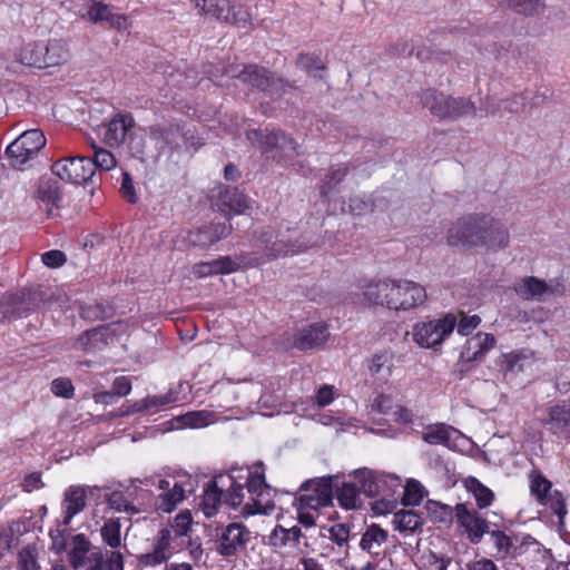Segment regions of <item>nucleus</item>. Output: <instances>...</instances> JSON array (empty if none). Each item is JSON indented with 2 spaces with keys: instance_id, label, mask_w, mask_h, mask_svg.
I'll list each match as a JSON object with an SVG mask.
<instances>
[{
  "instance_id": "obj_1",
  "label": "nucleus",
  "mask_w": 570,
  "mask_h": 570,
  "mask_svg": "<svg viewBox=\"0 0 570 570\" xmlns=\"http://www.w3.org/2000/svg\"><path fill=\"white\" fill-rule=\"evenodd\" d=\"M291 229L266 227L262 229L256 239V245L263 250L262 255L249 257L252 267L258 266L267 261L275 259L282 256L294 255L316 245L304 240H293L288 235Z\"/></svg>"
},
{
  "instance_id": "obj_2",
  "label": "nucleus",
  "mask_w": 570,
  "mask_h": 570,
  "mask_svg": "<svg viewBox=\"0 0 570 570\" xmlns=\"http://www.w3.org/2000/svg\"><path fill=\"white\" fill-rule=\"evenodd\" d=\"M247 140L278 161L292 160L303 154L302 146L282 130L253 129L246 132Z\"/></svg>"
},
{
  "instance_id": "obj_3",
  "label": "nucleus",
  "mask_w": 570,
  "mask_h": 570,
  "mask_svg": "<svg viewBox=\"0 0 570 570\" xmlns=\"http://www.w3.org/2000/svg\"><path fill=\"white\" fill-rule=\"evenodd\" d=\"M246 493L248 498L240 511L244 515L269 514L274 511L272 489L265 482L263 462L261 461L248 472Z\"/></svg>"
},
{
  "instance_id": "obj_4",
  "label": "nucleus",
  "mask_w": 570,
  "mask_h": 570,
  "mask_svg": "<svg viewBox=\"0 0 570 570\" xmlns=\"http://www.w3.org/2000/svg\"><path fill=\"white\" fill-rule=\"evenodd\" d=\"M479 213L459 217L446 230V244L461 250L480 249Z\"/></svg>"
},
{
  "instance_id": "obj_5",
  "label": "nucleus",
  "mask_w": 570,
  "mask_h": 570,
  "mask_svg": "<svg viewBox=\"0 0 570 570\" xmlns=\"http://www.w3.org/2000/svg\"><path fill=\"white\" fill-rule=\"evenodd\" d=\"M46 145V137L39 129H30L22 132L13 140L6 150L10 159V165L17 169L23 166L38 155L40 149Z\"/></svg>"
},
{
  "instance_id": "obj_6",
  "label": "nucleus",
  "mask_w": 570,
  "mask_h": 570,
  "mask_svg": "<svg viewBox=\"0 0 570 570\" xmlns=\"http://www.w3.org/2000/svg\"><path fill=\"white\" fill-rule=\"evenodd\" d=\"M426 289L409 279H393L389 308L394 311L414 309L425 303Z\"/></svg>"
},
{
  "instance_id": "obj_7",
  "label": "nucleus",
  "mask_w": 570,
  "mask_h": 570,
  "mask_svg": "<svg viewBox=\"0 0 570 570\" xmlns=\"http://www.w3.org/2000/svg\"><path fill=\"white\" fill-rule=\"evenodd\" d=\"M455 325L456 320L453 315H448L441 320L417 323L413 326V340L421 347H435L452 334Z\"/></svg>"
},
{
  "instance_id": "obj_8",
  "label": "nucleus",
  "mask_w": 570,
  "mask_h": 570,
  "mask_svg": "<svg viewBox=\"0 0 570 570\" xmlns=\"http://www.w3.org/2000/svg\"><path fill=\"white\" fill-rule=\"evenodd\" d=\"M250 540V531L242 523H229L217 529L215 551L223 558L238 556L246 549Z\"/></svg>"
},
{
  "instance_id": "obj_9",
  "label": "nucleus",
  "mask_w": 570,
  "mask_h": 570,
  "mask_svg": "<svg viewBox=\"0 0 570 570\" xmlns=\"http://www.w3.org/2000/svg\"><path fill=\"white\" fill-rule=\"evenodd\" d=\"M51 170L61 180L70 184H87L95 175L91 157H67L57 160Z\"/></svg>"
},
{
  "instance_id": "obj_10",
  "label": "nucleus",
  "mask_w": 570,
  "mask_h": 570,
  "mask_svg": "<svg viewBox=\"0 0 570 570\" xmlns=\"http://www.w3.org/2000/svg\"><path fill=\"white\" fill-rule=\"evenodd\" d=\"M480 249L501 250L510 244V232L507 225L490 214L479 213Z\"/></svg>"
},
{
  "instance_id": "obj_11",
  "label": "nucleus",
  "mask_w": 570,
  "mask_h": 570,
  "mask_svg": "<svg viewBox=\"0 0 570 570\" xmlns=\"http://www.w3.org/2000/svg\"><path fill=\"white\" fill-rule=\"evenodd\" d=\"M454 519L464 530L469 541L473 544H478L482 541L491 524L495 525L494 518L487 519L476 510L469 509L465 503H458L454 507Z\"/></svg>"
},
{
  "instance_id": "obj_12",
  "label": "nucleus",
  "mask_w": 570,
  "mask_h": 570,
  "mask_svg": "<svg viewBox=\"0 0 570 570\" xmlns=\"http://www.w3.org/2000/svg\"><path fill=\"white\" fill-rule=\"evenodd\" d=\"M332 482V476L305 481L299 488L301 505L313 510L327 507L333 499Z\"/></svg>"
},
{
  "instance_id": "obj_13",
  "label": "nucleus",
  "mask_w": 570,
  "mask_h": 570,
  "mask_svg": "<svg viewBox=\"0 0 570 570\" xmlns=\"http://www.w3.org/2000/svg\"><path fill=\"white\" fill-rule=\"evenodd\" d=\"M156 485L158 494L155 497L154 507L161 513L173 512L186 497V490L175 479L146 480V484Z\"/></svg>"
},
{
  "instance_id": "obj_14",
  "label": "nucleus",
  "mask_w": 570,
  "mask_h": 570,
  "mask_svg": "<svg viewBox=\"0 0 570 570\" xmlns=\"http://www.w3.org/2000/svg\"><path fill=\"white\" fill-rule=\"evenodd\" d=\"M100 488L95 485H70L63 492L61 502L62 523L69 525L72 518L87 507V495H94Z\"/></svg>"
},
{
  "instance_id": "obj_15",
  "label": "nucleus",
  "mask_w": 570,
  "mask_h": 570,
  "mask_svg": "<svg viewBox=\"0 0 570 570\" xmlns=\"http://www.w3.org/2000/svg\"><path fill=\"white\" fill-rule=\"evenodd\" d=\"M149 137L155 141L158 149L164 150L165 148L171 151L180 149L186 145V134L178 125H153L149 127Z\"/></svg>"
},
{
  "instance_id": "obj_16",
  "label": "nucleus",
  "mask_w": 570,
  "mask_h": 570,
  "mask_svg": "<svg viewBox=\"0 0 570 570\" xmlns=\"http://www.w3.org/2000/svg\"><path fill=\"white\" fill-rule=\"evenodd\" d=\"M32 197L46 206V215L51 217L62 199L61 187L55 178L42 176L36 184Z\"/></svg>"
},
{
  "instance_id": "obj_17",
  "label": "nucleus",
  "mask_w": 570,
  "mask_h": 570,
  "mask_svg": "<svg viewBox=\"0 0 570 570\" xmlns=\"http://www.w3.org/2000/svg\"><path fill=\"white\" fill-rule=\"evenodd\" d=\"M223 73L230 78H238L244 83L264 91L266 85H268V78L272 72L256 65L244 66L242 69H239L238 66L229 65L225 68Z\"/></svg>"
},
{
  "instance_id": "obj_18",
  "label": "nucleus",
  "mask_w": 570,
  "mask_h": 570,
  "mask_svg": "<svg viewBox=\"0 0 570 570\" xmlns=\"http://www.w3.org/2000/svg\"><path fill=\"white\" fill-rule=\"evenodd\" d=\"M495 343L493 334L479 332L465 341L460 357L466 363L481 361L495 346Z\"/></svg>"
},
{
  "instance_id": "obj_19",
  "label": "nucleus",
  "mask_w": 570,
  "mask_h": 570,
  "mask_svg": "<svg viewBox=\"0 0 570 570\" xmlns=\"http://www.w3.org/2000/svg\"><path fill=\"white\" fill-rule=\"evenodd\" d=\"M82 18L94 23L106 22L111 28L118 30L127 28V18L122 14L114 13L109 6L102 2H94L90 4L87 12L82 14Z\"/></svg>"
},
{
  "instance_id": "obj_20",
  "label": "nucleus",
  "mask_w": 570,
  "mask_h": 570,
  "mask_svg": "<svg viewBox=\"0 0 570 570\" xmlns=\"http://www.w3.org/2000/svg\"><path fill=\"white\" fill-rule=\"evenodd\" d=\"M135 126L130 114H118L108 124L105 139L110 146H120Z\"/></svg>"
},
{
  "instance_id": "obj_21",
  "label": "nucleus",
  "mask_w": 570,
  "mask_h": 570,
  "mask_svg": "<svg viewBox=\"0 0 570 570\" xmlns=\"http://www.w3.org/2000/svg\"><path fill=\"white\" fill-rule=\"evenodd\" d=\"M328 336L326 325L322 323L312 324L299 331L294 338V346L298 350H312L321 346Z\"/></svg>"
},
{
  "instance_id": "obj_22",
  "label": "nucleus",
  "mask_w": 570,
  "mask_h": 570,
  "mask_svg": "<svg viewBox=\"0 0 570 570\" xmlns=\"http://www.w3.org/2000/svg\"><path fill=\"white\" fill-rule=\"evenodd\" d=\"M393 279L372 281L361 286L364 299L370 305H381L389 308Z\"/></svg>"
},
{
  "instance_id": "obj_23",
  "label": "nucleus",
  "mask_w": 570,
  "mask_h": 570,
  "mask_svg": "<svg viewBox=\"0 0 570 570\" xmlns=\"http://www.w3.org/2000/svg\"><path fill=\"white\" fill-rule=\"evenodd\" d=\"M493 518L495 525L491 524L485 534L490 535V541L495 549L492 556L497 559H503L512 554L514 546L511 538L501 529L502 518L497 513H493Z\"/></svg>"
},
{
  "instance_id": "obj_24",
  "label": "nucleus",
  "mask_w": 570,
  "mask_h": 570,
  "mask_svg": "<svg viewBox=\"0 0 570 570\" xmlns=\"http://www.w3.org/2000/svg\"><path fill=\"white\" fill-rule=\"evenodd\" d=\"M513 291L525 301H544L546 282L535 276H525L513 284Z\"/></svg>"
},
{
  "instance_id": "obj_25",
  "label": "nucleus",
  "mask_w": 570,
  "mask_h": 570,
  "mask_svg": "<svg viewBox=\"0 0 570 570\" xmlns=\"http://www.w3.org/2000/svg\"><path fill=\"white\" fill-rule=\"evenodd\" d=\"M224 480V476L215 478L214 480L207 482L204 489L200 505L207 518L215 515L222 502L223 489L219 487V483H222V485H225Z\"/></svg>"
},
{
  "instance_id": "obj_26",
  "label": "nucleus",
  "mask_w": 570,
  "mask_h": 570,
  "mask_svg": "<svg viewBox=\"0 0 570 570\" xmlns=\"http://www.w3.org/2000/svg\"><path fill=\"white\" fill-rule=\"evenodd\" d=\"M394 367V355L391 351L375 353L368 364V371L377 381L386 383Z\"/></svg>"
},
{
  "instance_id": "obj_27",
  "label": "nucleus",
  "mask_w": 570,
  "mask_h": 570,
  "mask_svg": "<svg viewBox=\"0 0 570 570\" xmlns=\"http://www.w3.org/2000/svg\"><path fill=\"white\" fill-rule=\"evenodd\" d=\"M548 417L542 421L543 424L550 426L553 434L563 432L570 426V404L562 402L554 404L547 410Z\"/></svg>"
},
{
  "instance_id": "obj_28",
  "label": "nucleus",
  "mask_w": 570,
  "mask_h": 570,
  "mask_svg": "<svg viewBox=\"0 0 570 570\" xmlns=\"http://www.w3.org/2000/svg\"><path fill=\"white\" fill-rule=\"evenodd\" d=\"M450 99V96L433 89L423 91L421 96L423 107L429 109L432 115L441 119H445L449 116Z\"/></svg>"
},
{
  "instance_id": "obj_29",
  "label": "nucleus",
  "mask_w": 570,
  "mask_h": 570,
  "mask_svg": "<svg viewBox=\"0 0 570 570\" xmlns=\"http://www.w3.org/2000/svg\"><path fill=\"white\" fill-rule=\"evenodd\" d=\"M450 99V96L433 89L423 91L421 96L423 107L429 109L432 115L441 119H445L449 116Z\"/></svg>"
},
{
  "instance_id": "obj_30",
  "label": "nucleus",
  "mask_w": 570,
  "mask_h": 570,
  "mask_svg": "<svg viewBox=\"0 0 570 570\" xmlns=\"http://www.w3.org/2000/svg\"><path fill=\"white\" fill-rule=\"evenodd\" d=\"M497 38V33L482 30L471 35L469 41L476 47L479 51L499 57L501 51L507 50V46L502 43L499 45Z\"/></svg>"
},
{
  "instance_id": "obj_31",
  "label": "nucleus",
  "mask_w": 570,
  "mask_h": 570,
  "mask_svg": "<svg viewBox=\"0 0 570 570\" xmlns=\"http://www.w3.org/2000/svg\"><path fill=\"white\" fill-rule=\"evenodd\" d=\"M497 38V33L482 30L471 35L469 41L476 47L479 51L499 57L501 51L507 50V46L502 43L499 45Z\"/></svg>"
},
{
  "instance_id": "obj_32",
  "label": "nucleus",
  "mask_w": 570,
  "mask_h": 570,
  "mask_svg": "<svg viewBox=\"0 0 570 570\" xmlns=\"http://www.w3.org/2000/svg\"><path fill=\"white\" fill-rule=\"evenodd\" d=\"M70 55L67 45L60 40H51L43 45L41 68L59 66L68 61Z\"/></svg>"
},
{
  "instance_id": "obj_33",
  "label": "nucleus",
  "mask_w": 570,
  "mask_h": 570,
  "mask_svg": "<svg viewBox=\"0 0 570 570\" xmlns=\"http://www.w3.org/2000/svg\"><path fill=\"white\" fill-rule=\"evenodd\" d=\"M107 345L106 332L96 327L86 331L75 343V348L88 353L101 351Z\"/></svg>"
},
{
  "instance_id": "obj_34",
  "label": "nucleus",
  "mask_w": 570,
  "mask_h": 570,
  "mask_svg": "<svg viewBox=\"0 0 570 570\" xmlns=\"http://www.w3.org/2000/svg\"><path fill=\"white\" fill-rule=\"evenodd\" d=\"M219 206L222 212L243 214L247 208V202L243 193L237 188H226L219 193Z\"/></svg>"
},
{
  "instance_id": "obj_35",
  "label": "nucleus",
  "mask_w": 570,
  "mask_h": 570,
  "mask_svg": "<svg viewBox=\"0 0 570 570\" xmlns=\"http://www.w3.org/2000/svg\"><path fill=\"white\" fill-rule=\"evenodd\" d=\"M455 432V429L444 423L431 424L422 432V440L431 445L449 446L451 435Z\"/></svg>"
},
{
  "instance_id": "obj_36",
  "label": "nucleus",
  "mask_w": 570,
  "mask_h": 570,
  "mask_svg": "<svg viewBox=\"0 0 570 570\" xmlns=\"http://www.w3.org/2000/svg\"><path fill=\"white\" fill-rule=\"evenodd\" d=\"M387 540V532L377 524H371L362 535L360 546L371 554H379V549Z\"/></svg>"
},
{
  "instance_id": "obj_37",
  "label": "nucleus",
  "mask_w": 570,
  "mask_h": 570,
  "mask_svg": "<svg viewBox=\"0 0 570 570\" xmlns=\"http://www.w3.org/2000/svg\"><path fill=\"white\" fill-rule=\"evenodd\" d=\"M356 478L360 482L358 490L367 497L377 495L384 484L383 475L371 470H362L356 472Z\"/></svg>"
},
{
  "instance_id": "obj_38",
  "label": "nucleus",
  "mask_w": 570,
  "mask_h": 570,
  "mask_svg": "<svg viewBox=\"0 0 570 570\" xmlns=\"http://www.w3.org/2000/svg\"><path fill=\"white\" fill-rule=\"evenodd\" d=\"M208 263L213 275L229 274L236 272L240 267L250 266L249 257H247V255H240L237 258L223 256Z\"/></svg>"
},
{
  "instance_id": "obj_39",
  "label": "nucleus",
  "mask_w": 570,
  "mask_h": 570,
  "mask_svg": "<svg viewBox=\"0 0 570 570\" xmlns=\"http://www.w3.org/2000/svg\"><path fill=\"white\" fill-rule=\"evenodd\" d=\"M90 542L85 534L79 533L72 538V549L69 554L70 564L73 569L82 568L88 561Z\"/></svg>"
},
{
  "instance_id": "obj_40",
  "label": "nucleus",
  "mask_w": 570,
  "mask_h": 570,
  "mask_svg": "<svg viewBox=\"0 0 570 570\" xmlns=\"http://www.w3.org/2000/svg\"><path fill=\"white\" fill-rule=\"evenodd\" d=\"M466 490L474 497L480 509L488 508L494 500V493L478 479L470 476L465 480Z\"/></svg>"
},
{
  "instance_id": "obj_41",
  "label": "nucleus",
  "mask_w": 570,
  "mask_h": 570,
  "mask_svg": "<svg viewBox=\"0 0 570 570\" xmlns=\"http://www.w3.org/2000/svg\"><path fill=\"white\" fill-rule=\"evenodd\" d=\"M476 117L478 116V109L474 105V102L464 97H451L450 104H449V116L450 119H458L462 117Z\"/></svg>"
},
{
  "instance_id": "obj_42",
  "label": "nucleus",
  "mask_w": 570,
  "mask_h": 570,
  "mask_svg": "<svg viewBox=\"0 0 570 570\" xmlns=\"http://www.w3.org/2000/svg\"><path fill=\"white\" fill-rule=\"evenodd\" d=\"M43 55V43L30 42L23 46L19 53L18 60L24 66L36 67L41 69Z\"/></svg>"
},
{
  "instance_id": "obj_43",
  "label": "nucleus",
  "mask_w": 570,
  "mask_h": 570,
  "mask_svg": "<svg viewBox=\"0 0 570 570\" xmlns=\"http://www.w3.org/2000/svg\"><path fill=\"white\" fill-rule=\"evenodd\" d=\"M348 168L345 164L334 165L328 169V173L322 180L321 196L327 197V194L333 190L347 175Z\"/></svg>"
},
{
  "instance_id": "obj_44",
  "label": "nucleus",
  "mask_w": 570,
  "mask_h": 570,
  "mask_svg": "<svg viewBox=\"0 0 570 570\" xmlns=\"http://www.w3.org/2000/svg\"><path fill=\"white\" fill-rule=\"evenodd\" d=\"M393 524L401 532H413L422 524V518L414 510H401L394 514Z\"/></svg>"
},
{
  "instance_id": "obj_45",
  "label": "nucleus",
  "mask_w": 570,
  "mask_h": 570,
  "mask_svg": "<svg viewBox=\"0 0 570 570\" xmlns=\"http://www.w3.org/2000/svg\"><path fill=\"white\" fill-rule=\"evenodd\" d=\"M195 7L200 14L212 16L225 21L228 0H195Z\"/></svg>"
},
{
  "instance_id": "obj_46",
  "label": "nucleus",
  "mask_w": 570,
  "mask_h": 570,
  "mask_svg": "<svg viewBox=\"0 0 570 570\" xmlns=\"http://www.w3.org/2000/svg\"><path fill=\"white\" fill-rule=\"evenodd\" d=\"M120 529L121 525L118 519L106 520L100 529L102 541L111 549H117L121 546Z\"/></svg>"
},
{
  "instance_id": "obj_47",
  "label": "nucleus",
  "mask_w": 570,
  "mask_h": 570,
  "mask_svg": "<svg viewBox=\"0 0 570 570\" xmlns=\"http://www.w3.org/2000/svg\"><path fill=\"white\" fill-rule=\"evenodd\" d=\"M295 65L314 78H322L317 72L325 70V65L322 60L317 56L308 53H299L295 60Z\"/></svg>"
},
{
  "instance_id": "obj_48",
  "label": "nucleus",
  "mask_w": 570,
  "mask_h": 570,
  "mask_svg": "<svg viewBox=\"0 0 570 570\" xmlns=\"http://www.w3.org/2000/svg\"><path fill=\"white\" fill-rule=\"evenodd\" d=\"M235 479L236 476L233 474L226 478V480L229 482V488L225 493L224 499L228 505H230L234 509H237L240 505L243 508L246 500L244 487L240 483H237Z\"/></svg>"
},
{
  "instance_id": "obj_49",
  "label": "nucleus",
  "mask_w": 570,
  "mask_h": 570,
  "mask_svg": "<svg viewBox=\"0 0 570 570\" xmlns=\"http://www.w3.org/2000/svg\"><path fill=\"white\" fill-rule=\"evenodd\" d=\"M360 490L354 483L345 482L337 490V500L345 509H355L358 502Z\"/></svg>"
},
{
  "instance_id": "obj_50",
  "label": "nucleus",
  "mask_w": 570,
  "mask_h": 570,
  "mask_svg": "<svg viewBox=\"0 0 570 570\" xmlns=\"http://www.w3.org/2000/svg\"><path fill=\"white\" fill-rule=\"evenodd\" d=\"M509 8L515 12L532 16L539 14L544 9L543 0H504Z\"/></svg>"
},
{
  "instance_id": "obj_51",
  "label": "nucleus",
  "mask_w": 570,
  "mask_h": 570,
  "mask_svg": "<svg viewBox=\"0 0 570 570\" xmlns=\"http://www.w3.org/2000/svg\"><path fill=\"white\" fill-rule=\"evenodd\" d=\"M213 420V413L208 411H191L181 415L178 421L186 428H203Z\"/></svg>"
},
{
  "instance_id": "obj_52",
  "label": "nucleus",
  "mask_w": 570,
  "mask_h": 570,
  "mask_svg": "<svg viewBox=\"0 0 570 570\" xmlns=\"http://www.w3.org/2000/svg\"><path fill=\"white\" fill-rule=\"evenodd\" d=\"M94 157L91 158L92 164L96 168L102 170H110L116 166V158L114 154L107 149L92 145Z\"/></svg>"
},
{
  "instance_id": "obj_53",
  "label": "nucleus",
  "mask_w": 570,
  "mask_h": 570,
  "mask_svg": "<svg viewBox=\"0 0 570 570\" xmlns=\"http://www.w3.org/2000/svg\"><path fill=\"white\" fill-rule=\"evenodd\" d=\"M108 505L117 512H126L130 515L136 514L139 510L128 502L120 491H114L107 497Z\"/></svg>"
},
{
  "instance_id": "obj_54",
  "label": "nucleus",
  "mask_w": 570,
  "mask_h": 570,
  "mask_svg": "<svg viewBox=\"0 0 570 570\" xmlns=\"http://www.w3.org/2000/svg\"><path fill=\"white\" fill-rule=\"evenodd\" d=\"M551 487V482L542 474L537 473L531 475V494L534 495L539 502H542L549 494Z\"/></svg>"
},
{
  "instance_id": "obj_55",
  "label": "nucleus",
  "mask_w": 570,
  "mask_h": 570,
  "mask_svg": "<svg viewBox=\"0 0 570 570\" xmlns=\"http://www.w3.org/2000/svg\"><path fill=\"white\" fill-rule=\"evenodd\" d=\"M295 87L284 80L283 78L275 77L274 73H271L268 78V85L263 92L272 98H281L288 89H294Z\"/></svg>"
},
{
  "instance_id": "obj_56",
  "label": "nucleus",
  "mask_w": 570,
  "mask_h": 570,
  "mask_svg": "<svg viewBox=\"0 0 570 570\" xmlns=\"http://www.w3.org/2000/svg\"><path fill=\"white\" fill-rule=\"evenodd\" d=\"M501 102H503V110L510 114H520L527 110L528 97L524 92L512 94L501 99Z\"/></svg>"
},
{
  "instance_id": "obj_57",
  "label": "nucleus",
  "mask_w": 570,
  "mask_h": 570,
  "mask_svg": "<svg viewBox=\"0 0 570 570\" xmlns=\"http://www.w3.org/2000/svg\"><path fill=\"white\" fill-rule=\"evenodd\" d=\"M541 503L547 505L558 515L560 523L563 522V519L567 514V508L564 499L559 491L549 493Z\"/></svg>"
},
{
  "instance_id": "obj_58",
  "label": "nucleus",
  "mask_w": 570,
  "mask_h": 570,
  "mask_svg": "<svg viewBox=\"0 0 570 570\" xmlns=\"http://www.w3.org/2000/svg\"><path fill=\"white\" fill-rule=\"evenodd\" d=\"M225 21L228 23L245 27L250 22V16L243 6H230L228 2Z\"/></svg>"
},
{
  "instance_id": "obj_59",
  "label": "nucleus",
  "mask_w": 570,
  "mask_h": 570,
  "mask_svg": "<svg viewBox=\"0 0 570 570\" xmlns=\"http://www.w3.org/2000/svg\"><path fill=\"white\" fill-rule=\"evenodd\" d=\"M423 497L422 485L417 481L411 480L405 487L402 501L405 505H419L423 500Z\"/></svg>"
},
{
  "instance_id": "obj_60",
  "label": "nucleus",
  "mask_w": 570,
  "mask_h": 570,
  "mask_svg": "<svg viewBox=\"0 0 570 570\" xmlns=\"http://www.w3.org/2000/svg\"><path fill=\"white\" fill-rule=\"evenodd\" d=\"M189 242L195 246L208 247L217 240L214 239V235L209 226H204L189 234Z\"/></svg>"
},
{
  "instance_id": "obj_61",
  "label": "nucleus",
  "mask_w": 570,
  "mask_h": 570,
  "mask_svg": "<svg viewBox=\"0 0 570 570\" xmlns=\"http://www.w3.org/2000/svg\"><path fill=\"white\" fill-rule=\"evenodd\" d=\"M81 316L89 321L105 320L110 313L102 303H96L81 307Z\"/></svg>"
},
{
  "instance_id": "obj_62",
  "label": "nucleus",
  "mask_w": 570,
  "mask_h": 570,
  "mask_svg": "<svg viewBox=\"0 0 570 570\" xmlns=\"http://www.w3.org/2000/svg\"><path fill=\"white\" fill-rule=\"evenodd\" d=\"M20 570H39L35 548L26 547L19 552Z\"/></svg>"
},
{
  "instance_id": "obj_63",
  "label": "nucleus",
  "mask_w": 570,
  "mask_h": 570,
  "mask_svg": "<svg viewBox=\"0 0 570 570\" xmlns=\"http://www.w3.org/2000/svg\"><path fill=\"white\" fill-rule=\"evenodd\" d=\"M503 357L505 375L509 373H519L524 370V362L527 361L524 355L510 353L505 354Z\"/></svg>"
},
{
  "instance_id": "obj_64",
  "label": "nucleus",
  "mask_w": 570,
  "mask_h": 570,
  "mask_svg": "<svg viewBox=\"0 0 570 570\" xmlns=\"http://www.w3.org/2000/svg\"><path fill=\"white\" fill-rule=\"evenodd\" d=\"M328 538L338 547H344L348 542L350 529L347 525L338 523L327 529Z\"/></svg>"
}]
</instances>
